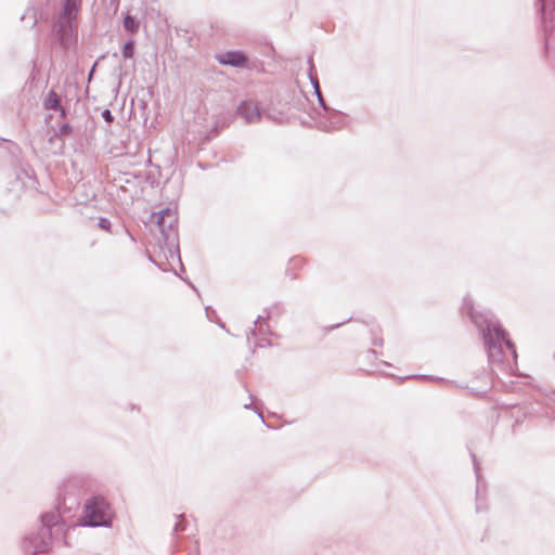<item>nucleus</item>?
Instances as JSON below:
<instances>
[{
  "label": "nucleus",
  "instance_id": "nucleus-21",
  "mask_svg": "<svg viewBox=\"0 0 555 555\" xmlns=\"http://www.w3.org/2000/svg\"><path fill=\"white\" fill-rule=\"evenodd\" d=\"M189 543L192 544L193 546V551H189L188 552V555H198V550H197V546H196V543L195 542H192V541H189Z\"/></svg>",
  "mask_w": 555,
  "mask_h": 555
},
{
  "label": "nucleus",
  "instance_id": "nucleus-20",
  "mask_svg": "<svg viewBox=\"0 0 555 555\" xmlns=\"http://www.w3.org/2000/svg\"><path fill=\"white\" fill-rule=\"evenodd\" d=\"M184 551H186V548H183V547L181 546V544H178V543H177V544H173V545H172V552H173V553H182V552H184Z\"/></svg>",
  "mask_w": 555,
  "mask_h": 555
},
{
  "label": "nucleus",
  "instance_id": "nucleus-5",
  "mask_svg": "<svg viewBox=\"0 0 555 555\" xmlns=\"http://www.w3.org/2000/svg\"><path fill=\"white\" fill-rule=\"evenodd\" d=\"M156 222L164 244L168 247L170 255L173 256V254H176V250L173 249L178 248V217L176 210L171 208L162 209L157 212Z\"/></svg>",
  "mask_w": 555,
  "mask_h": 555
},
{
  "label": "nucleus",
  "instance_id": "nucleus-24",
  "mask_svg": "<svg viewBox=\"0 0 555 555\" xmlns=\"http://www.w3.org/2000/svg\"><path fill=\"white\" fill-rule=\"evenodd\" d=\"M268 117H269L270 119L274 120V121H278V122H281V121H282V119H278L276 117H273V116H271V115H268Z\"/></svg>",
  "mask_w": 555,
  "mask_h": 555
},
{
  "label": "nucleus",
  "instance_id": "nucleus-11",
  "mask_svg": "<svg viewBox=\"0 0 555 555\" xmlns=\"http://www.w3.org/2000/svg\"><path fill=\"white\" fill-rule=\"evenodd\" d=\"M309 79L311 85L313 86L314 92H319L320 83L317 76V70L313 65L312 60H309V70H308Z\"/></svg>",
  "mask_w": 555,
  "mask_h": 555
},
{
  "label": "nucleus",
  "instance_id": "nucleus-13",
  "mask_svg": "<svg viewBox=\"0 0 555 555\" xmlns=\"http://www.w3.org/2000/svg\"><path fill=\"white\" fill-rule=\"evenodd\" d=\"M134 44H135L134 40H132V39H129L128 41L125 42V44L122 47L124 59H131L133 56Z\"/></svg>",
  "mask_w": 555,
  "mask_h": 555
},
{
  "label": "nucleus",
  "instance_id": "nucleus-2",
  "mask_svg": "<svg viewBox=\"0 0 555 555\" xmlns=\"http://www.w3.org/2000/svg\"><path fill=\"white\" fill-rule=\"evenodd\" d=\"M59 518V514L54 512L42 515L39 531L26 535L22 542L25 555L47 553L52 541L64 534V524L60 522Z\"/></svg>",
  "mask_w": 555,
  "mask_h": 555
},
{
  "label": "nucleus",
  "instance_id": "nucleus-1",
  "mask_svg": "<svg viewBox=\"0 0 555 555\" xmlns=\"http://www.w3.org/2000/svg\"><path fill=\"white\" fill-rule=\"evenodd\" d=\"M468 313L472 321L480 328L488 353V359L495 372L500 371L513 373L516 364L517 353L515 346L508 339L507 333L493 317H477L472 307H468Z\"/></svg>",
  "mask_w": 555,
  "mask_h": 555
},
{
  "label": "nucleus",
  "instance_id": "nucleus-8",
  "mask_svg": "<svg viewBox=\"0 0 555 555\" xmlns=\"http://www.w3.org/2000/svg\"><path fill=\"white\" fill-rule=\"evenodd\" d=\"M218 61L224 65H231L234 67H245L247 65V57L237 51H228L218 55Z\"/></svg>",
  "mask_w": 555,
  "mask_h": 555
},
{
  "label": "nucleus",
  "instance_id": "nucleus-22",
  "mask_svg": "<svg viewBox=\"0 0 555 555\" xmlns=\"http://www.w3.org/2000/svg\"><path fill=\"white\" fill-rule=\"evenodd\" d=\"M472 457H473V463H474V467H475V470H476V474H477V478H479L478 476V464H477V460H476V456L475 454L472 453Z\"/></svg>",
  "mask_w": 555,
  "mask_h": 555
},
{
  "label": "nucleus",
  "instance_id": "nucleus-4",
  "mask_svg": "<svg viewBox=\"0 0 555 555\" xmlns=\"http://www.w3.org/2000/svg\"><path fill=\"white\" fill-rule=\"evenodd\" d=\"M112 508L105 499L93 496L85 504L82 524L90 527H109L112 524Z\"/></svg>",
  "mask_w": 555,
  "mask_h": 555
},
{
  "label": "nucleus",
  "instance_id": "nucleus-17",
  "mask_svg": "<svg viewBox=\"0 0 555 555\" xmlns=\"http://www.w3.org/2000/svg\"><path fill=\"white\" fill-rule=\"evenodd\" d=\"M111 225H112L111 221L108 219H106V218H101L99 220V227L101 229H103V230L109 231L111 230Z\"/></svg>",
  "mask_w": 555,
  "mask_h": 555
},
{
  "label": "nucleus",
  "instance_id": "nucleus-19",
  "mask_svg": "<svg viewBox=\"0 0 555 555\" xmlns=\"http://www.w3.org/2000/svg\"><path fill=\"white\" fill-rule=\"evenodd\" d=\"M314 93L318 96V101H319L320 105L323 107V109L328 112L330 108L326 106L325 101L322 96L321 88H319V92H314Z\"/></svg>",
  "mask_w": 555,
  "mask_h": 555
},
{
  "label": "nucleus",
  "instance_id": "nucleus-9",
  "mask_svg": "<svg viewBox=\"0 0 555 555\" xmlns=\"http://www.w3.org/2000/svg\"><path fill=\"white\" fill-rule=\"evenodd\" d=\"M43 107L48 111L61 108V96L54 90H50L43 100Z\"/></svg>",
  "mask_w": 555,
  "mask_h": 555
},
{
  "label": "nucleus",
  "instance_id": "nucleus-15",
  "mask_svg": "<svg viewBox=\"0 0 555 555\" xmlns=\"http://www.w3.org/2000/svg\"><path fill=\"white\" fill-rule=\"evenodd\" d=\"M73 128L69 124H62L59 130L55 132V137L62 138L67 137L72 133Z\"/></svg>",
  "mask_w": 555,
  "mask_h": 555
},
{
  "label": "nucleus",
  "instance_id": "nucleus-12",
  "mask_svg": "<svg viewBox=\"0 0 555 555\" xmlns=\"http://www.w3.org/2000/svg\"><path fill=\"white\" fill-rule=\"evenodd\" d=\"M256 332H258L259 334H267L270 332L266 319L261 315H259L258 319L256 320L255 328L251 331V334L256 335Z\"/></svg>",
  "mask_w": 555,
  "mask_h": 555
},
{
  "label": "nucleus",
  "instance_id": "nucleus-23",
  "mask_svg": "<svg viewBox=\"0 0 555 555\" xmlns=\"http://www.w3.org/2000/svg\"><path fill=\"white\" fill-rule=\"evenodd\" d=\"M62 118L66 116V109L61 105V108L57 109Z\"/></svg>",
  "mask_w": 555,
  "mask_h": 555
},
{
  "label": "nucleus",
  "instance_id": "nucleus-25",
  "mask_svg": "<svg viewBox=\"0 0 555 555\" xmlns=\"http://www.w3.org/2000/svg\"><path fill=\"white\" fill-rule=\"evenodd\" d=\"M256 345H257L258 347H263V346H264L261 341L257 343Z\"/></svg>",
  "mask_w": 555,
  "mask_h": 555
},
{
  "label": "nucleus",
  "instance_id": "nucleus-14",
  "mask_svg": "<svg viewBox=\"0 0 555 555\" xmlns=\"http://www.w3.org/2000/svg\"><path fill=\"white\" fill-rule=\"evenodd\" d=\"M334 118H335V120L331 121L330 126H323V129L325 131H332V130H336V129L340 128L341 118H343L341 114L337 113V112H334Z\"/></svg>",
  "mask_w": 555,
  "mask_h": 555
},
{
  "label": "nucleus",
  "instance_id": "nucleus-10",
  "mask_svg": "<svg viewBox=\"0 0 555 555\" xmlns=\"http://www.w3.org/2000/svg\"><path fill=\"white\" fill-rule=\"evenodd\" d=\"M124 29L132 35H135L140 28V22L127 13L122 20Z\"/></svg>",
  "mask_w": 555,
  "mask_h": 555
},
{
  "label": "nucleus",
  "instance_id": "nucleus-6",
  "mask_svg": "<svg viewBox=\"0 0 555 555\" xmlns=\"http://www.w3.org/2000/svg\"><path fill=\"white\" fill-rule=\"evenodd\" d=\"M540 5L542 26L544 31V47L548 51L552 31L555 28V0H537Z\"/></svg>",
  "mask_w": 555,
  "mask_h": 555
},
{
  "label": "nucleus",
  "instance_id": "nucleus-16",
  "mask_svg": "<svg viewBox=\"0 0 555 555\" xmlns=\"http://www.w3.org/2000/svg\"><path fill=\"white\" fill-rule=\"evenodd\" d=\"M185 527H186V522H185L183 516L180 515L178 521L175 525L173 531L175 532L184 531Z\"/></svg>",
  "mask_w": 555,
  "mask_h": 555
},
{
  "label": "nucleus",
  "instance_id": "nucleus-18",
  "mask_svg": "<svg viewBox=\"0 0 555 555\" xmlns=\"http://www.w3.org/2000/svg\"><path fill=\"white\" fill-rule=\"evenodd\" d=\"M102 117L107 124H111L114 120V116L109 109H104L102 112Z\"/></svg>",
  "mask_w": 555,
  "mask_h": 555
},
{
  "label": "nucleus",
  "instance_id": "nucleus-3",
  "mask_svg": "<svg viewBox=\"0 0 555 555\" xmlns=\"http://www.w3.org/2000/svg\"><path fill=\"white\" fill-rule=\"evenodd\" d=\"M81 0H63L62 11L53 26V33L63 48H68L77 37V15Z\"/></svg>",
  "mask_w": 555,
  "mask_h": 555
},
{
  "label": "nucleus",
  "instance_id": "nucleus-7",
  "mask_svg": "<svg viewBox=\"0 0 555 555\" xmlns=\"http://www.w3.org/2000/svg\"><path fill=\"white\" fill-rule=\"evenodd\" d=\"M237 114L242 116L247 124L258 122L262 117L258 103L253 100L244 101L238 106Z\"/></svg>",
  "mask_w": 555,
  "mask_h": 555
}]
</instances>
